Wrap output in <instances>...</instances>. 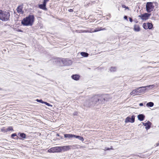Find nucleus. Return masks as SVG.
Listing matches in <instances>:
<instances>
[{
  "mask_svg": "<svg viewBox=\"0 0 159 159\" xmlns=\"http://www.w3.org/2000/svg\"><path fill=\"white\" fill-rule=\"evenodd\" d=\"M97 96H94L89 100H86L84 102L83 105L86 107L94 106L97 103V101H99V98Z\"/></svg>",
  "mask_w": 159,
  "mask_h": 159,
  "instance_id": "1",
  "label": "nucleus"
},
{
  "mask_svg": "<svg viewBox=\"0 0 159 159\" xmlns=\"http://www.w3.org/2000/svg\"><path fill=\"white\" fill-rule=\"evenodd\" d=\"M34 21V17L33 15H29L24 19L22 21V24L25 26L32 25Z\"/></svg>",
  "mask_w": 159,
  "mask_h": 159,
  "instance_id": "2",
  "label": "nucleus"
},
{
  "mask_svg": "<svg viewBox=\"0 0 159 159\" xmlns=\"http://www.w3.org/2000/svg\"><path fill=\"white\" fill-rule=\"evenodd\" d=\"M10 15V13L8 11L0 10V19L2 21H7L9 20Z\"/></svg>",
  "mask_w": 159,
  "mask_h": 159,
  "instance_id": "3",
  "label": "nucleus"
},
{
  "mask_svg": "<svg viewBox=\"0 0 159 159\" xmlns=\"http://www.w3.org/2000/svg\"><path fill=\"white\" fill-rule=\"evenodd\" d=\"M154 8V6L151 2H148L146 5V11L148 12H150L153 11Z\"/></svg>",
  "mask_w": 159,
  "mask_h": 159,
  "instance_id": "4",
  "label": "nucleus"
},
{
  "mask_svg": "<svg viewBox=\"0 0 159 159\" xmlns=\"http://www.w3.org/2000/svg\"><path fill=\"white\" fill-rule=\"evenodd\" d=\"M48 152L50 153L61 152L60 147H56L52 148L48 150Z\"/></svg>",
  "mask_w": 159,
  "mask_h": 159,
  "instance_id": "5",
  "label": "nucleus"
},
{
  "mask_svg": "<svg viewBox=\"0 0 159 159\" xmlns=\"http://www.w3.org/2000/svg\"><path fill=\"white\" fill-rule=\"evenodd\" d=\"M75 145H73L72 146L68 145V146H63L60 147V152L61 151H66L67 150L70 149L72 147H74Z\"/></svg>",
  "mask_w": 159,
  "mask_h": 159,
  "instance_id": "6",
  "label": "nucleus"
},
{
  "mask_svg": "<svg viewBox=\"0 0 159 159\" xmlns=\"http://www.w3.org/2000/svg\"><path fill=\"white\" fill-rule=\"evenodd\" d=\"M143 26L145 29H151L152 28L153 25L151 23H144L143 25Z\"/></svg>",
  "mask_w": 159,
  "mask_h": 159,
  "instance_id": "7",
  "label": "nucleus"
},
{
  "mask_svg": "<svg viewBox=\"0 0 159 159\" xmlns=\"http://www.w3.org/2000/svg\"><path fill=\"white\" fill-rule=\"evenodd\" d=\"M138 95L143 94L146 90L145 87H142L137 89Z\"/></svg>",
  "mask_w": 159,
  "mask_h": 159,
  "instance_id": "8",
  "label": "nucleus"
},
{
  "mask_svg": "<svg viewBox=\"0 0 159 159\" xmlns=\"http://www.w3.org/2000/svg\"><path fill=\"white\" fill-rule=\"evenodd\" d=\"M150 15V14L145 13L143 14L139 15L138 16L140 17L142 20H146L148 19Z\"/></svg>",
  "mask_w": 159,
  "mask_h": 159,
  "instance_id": "9",
  "label": "nucleus"
},
{
  "mask_svg": "<svg viewBox=\"0 0 159 159\" xmlns=\"http://www.w3.org/2000/svg\"><path fill=\"white\" fill-rule=\"evenodd\" d=\"M134 119H135V116L134 115H133L131 118H130L129 117H128L126 118L125 120V122L128 123V122H131L133 123L134 121Z\"/></svg>",
  "mask_w": 159,
  "mask_h": 159,
  "instance_id": "10",
  "label": "nucleus"
},
{
  "mask_svg": "<svg viewBox=\"0 0 159 159\" xmlns=\"http://www.w3.org/2000/svg\"><path fill=\"white\" fill-rule=\"evenodd\" d=\"M23 6L20 5L18 7L16 8V11L18 13L20 14H22L24 13V11L23 10Z\"/></svg>",
  "mask_w": 159,
  "mask_h": 159,
  "instance_id": "11",
  "label": "nucleus"
},
{
  "mask_svg": "<svg viewBox=\"0 0 159 159\" xmlns=\"http://www.w3.org/2000/svg\"><path fill=\"white\" fill-rule=\"evenodd\" d=\"M142 123L143 125L146 126L145 128L147 130L150 128L151 125V123L150 122L148 121L147 122L145 123L143 122Z\"/></svg>",
  "mask_w": 159,
  "mask_h": 159,
  "instance_id": "12",
  "label": "nucleus"
},
{
  "mask_svg": "<svg viewBox=\"0 0 159 159\" xmlns=\"http://www.w3.org/2000/svg\"><path fill=\"white\" fill-rule=\"evenodd\" d=\"M95 96H97L98 97V98H99V101H97V103H103L104 102L105 99L104 98H102L99 95H95Z\"/></svg>",
  "mask_w": 159,
  "mask_h": 159,
  "instance_id": "13",
  "label": "nucleus"
},
{
  "mask_svg": "<svg viewBox=\"0 0 159 159\" xmlns=\"http://www.w3.org/2000/svg\"><path fill=\"white\" fill-rule=\"evenodd\" d=\"M130 94L133 96L138 95L137 89H136L133 90V91L130 93Z\"/></svg>",
  "mask_w": 159,
  "mask_h": 159,
  "instance_id": "14",
  "label": "nucleus"
},
{
  "mask_svg": "<svg viewBox=\"0 0 159 159\" xmlns=\"http://www.w3.org/2000/svg\"><path fill=\"white\" fill-rule=\"evenodd\" d=\"M64 136L65 138H74L75 135L71 134H64Z\"/></svg>",
  "mask_w": 159,
  "mask_h": 159,
  "instance_id": "15",
  "label": "nucleus"
},
{
  "mask_svg": "<svg viewBox=\"0 0 159 159\" xmlns=\"http://www.w3.org/2000/svg\"><path fill=\"white\" fill-rule=\"evenodd\" d=\"M72 79L75 80H78L79 79L80 76L78 75H74L71 76Z\"/></svg>",
  "mask_w": 159,
  "mask_h": 159,
  "instance_id": "16",
  "label": "nucleus"
},
{
  "mask_svg": "<svg viewBox=\"0 0 159 159\" xmlns=\"http://www.w3.org/2000/svg\"><path fill=\"white\" fill-rule=\"evenodd\" d=\"M145 117V116L143 114H139L138 116V119L141 121L143 120Z\"/></svg>",
  "mask_w": 159,
  "mask_h": 159,
  "instance_id": "17",
  "label": "nucleus"
},
{
  "mask_svg": "<svg viewBox=\"0 0 159 159\" xmlns=\"http://www.w3.org/2000/svg\"><path fill=\"white\" fill-rule=\"evenodd\" d=\"M134 30L136 32H139L140 30V28L138 25H135L134 26Z\"/></svg>",
  "mask_w": 159,
  "mask_h": 159,
  "instance_id": "18",
  "label": "nucleus"
},
{
  "mask_svg": "<svg viewBox=\"0 0 159 159\" xmlns=\"http://www.w3.org/2000/svg\"><path fill=\"white\" fill-rule=\"evenodd\" d=\"M46 4L43 2V4L39 5V7L40 8L43 10H46Z\"/></svg>",
  "mask_w": 159,
  "mask_h": 159,
  "instance_id": "19",
  "label": "nucleus"
},
{
  "mask_svg": "<svg viewBox=\"0 0 159 159\" xmlns=\"http://www.w3.org/2000/svg\"><path fill=\"white\" fill-rule=\"evenodd\" d=\"M74 138L78 139L79 140L81 141L82 142H83L84 140V139L83 137L80 136H76L75 135V136H74Z\"/></svg>",
  "mask_w": 159,
  "mask_h": 159,
  "instance_id": "20",
  "label": "nucleus"
},
{
  "mask_svg": "<svg viewBox=\"0 0 159 159\" xmlns=\"http://www.w3.org/2000/svg\"><path fill=\"white\" fill-rule=\"evenodd\" d=\"M101 30H102V27H98V28H97L96 30H93V31L91 30V31H89V32H90V33L97 32H98V31H101Z\"/></svg>",
  "mask_w": 159,
  "mask_h": 159,
  "instance_id": "21",
  "label": "nucleus"
},
{
  "mask_svg": "<svg viewBox=\"0 0 159 159\" xmlns=\"http://www.w3.org/2000/svg\"><path fill=\"white\" fill-rule=\"evenodd\" d=\"M154 105V103L153 102H148L146 104V106L148 107H152Z\"/></svg>",
  "mask_w": 159,
  "mask_h": 159,
  "instance_id": "22",
  "label": "nucleus"
},
{
  "mask_svg": "<svg viewBox=\"0 0 159 159\" xmlns=\"http://www.w3.org/2000/svg\"><path fill=\"white\" fill-rule=\"evenodd\" d=\"M80 54L82 56L84 57H87L89 55L88 53L85 52H81Z\"/></svg>",
  "mask_w": 159,
  "mask_h": 159,
  "instance_id": "23",
  "label": "nucleus"
},
{
  "mask_svg": "<svg viewBox=\"0 0 159 159\" xmlns=\"http://www.w3.org/2000/svg\"><path fill=\"white\" fill-rule=\"evenodd\" d=\"M116 67H111L110 69L111 72H114L116 70Z\"/></svg>",
  "mask_w": 159,
  "mask_h": 159,
  "instance_id": "24",
  "label": "nucleus"
},
{
  "mask_svg": "<svg viewBox=\"0 0 159 159\" xmlns=\"http://www.w3.org/2000/svg\"><path fill=\"white\" fill-rule=\"evenodd\" d=\"M64 60L62 59L61 58H59L58 59V61H59L60 62V64L61 65V63H62L63 64H65V63H64Z\"/></svg>",
  "mask_w": 159,
  "mask_h": 159,
  "instance_id": "25",
  "label": "nucleus"
},
{
  "mask_svg": "<svg viewBox=\"0 0 159 159\" xmlns=\"http://www.w3.org/2000/svg\"><path fill=\"white\" fill-rule=\"evenodd\" d=\"M145 87L146 89H147L148 88H149L150 89H152L155 87V85H152Z\"/></svg>",
  "mask_w": 159,
  "mask_h": 159,
  "instance_id": "26",
  "label": "nucleus"
},
{
  "mask_svg": "<svg viewBox=\"0 0 159 159\" xmlns=\"http://www.w3.org/2000/svg\"><path fill=\"white\" fill-rule=\"evenodd\" d=\"M20 136L23 139H25V138L26 135L24 133H21L20 134Z\"/></svg>",
  "mask_w": 159,
  "mask_h": 159,
  "instance_id": "27",
  "label": "nucleus"
},
{
  "mask_svg": "<svg viewBox=\"0 0 159 159\" xmlns=\"http://www.w3.org/2000/svg\"><path fill=\"white\" fill-rule=\"evenodd\" d=\"M36 101L38 102H41L42 103H44V102H43L42 100H39L37 99L36 100Z\"/></svg>",
  "mask_w": 159,
  "mask_h": 159,
  "instance_id": "28",
  "label": "nucleus"
},
{
  "mask_svg": "<svg viewBox=\"0 0 159 159\" xmlns=\"http://www.w3.org/2000/svg\"><path fill=\"white\" fill-rule=\"evenodd\" d=\"M44 103L49 107H52V105H51L49 103L46 102H44Z\"/></svg>",
  "mask_w": 159,
  "mask_h": 159,
  "instance_id": "29",
  "label": "nucleus"
},
{
  "mask_svg": "<svg viewBox=\"0 0 159 159\" xmlns=\"http://www.w3.org/2000/svg\"><path fill=\"white\" fill-rule=\"evenodd\" d=\"M122 7L123 8H125L126 9H129V8L128 7H127L126 6H125V5H122Z\"/></svg>",
  "mask_w": 159,
  "mask_h": 159,
  "instance_id": "30",
  "label": "nucleus"
},
{
  "mask_svg": "<svg viewBox=\"0 0 159 159\" xmlns=\"http://www.w3.org/2000/svg\"><path fill=\"white\" fill-rule=\"evenodd\" d=\"M7 130L8 131L13 130V129L12 127H9L7 129Z\"/></svg>",
  "mask_w": 159,
  "mask_h": 159,
  "instance_id": "31",
  "label": "nucleus"
},
{
  "mask_svg": "<svg viewBox=\"0 0 159 159\" xmlns=\"http://www.w3.org/2000/svg\"><path fill=\"white\" fill-rule=\"evenodd\" d=\"M16 135L15 134H13L11 135V137H13L14 136H15Z\"/></svg>",
  "mask_w": 159,
  "mask_h": 159,
  "instance_id": "32",
  "label": "nucleus"
},
{
  "mask_svg": "<svg viewBox=\"0 0 159 159\" xmlns=\"http://www.w3.org/2000/svg\"><path fill=\"white\" fill-rule=\"evenodd\" d=\"M49 0H44L43 2L44 3H45V4Z\"/></svg>",
  "mask_w": 159,
  "mask_h": 159,
  "instance_id": "33",
  "label": "nucleus"
},
{
  "mask_svg": "<svg viewBox=\"0 0 159 159\" xmlns=\"http://www.w3.org/2000/svg\"><path fill=\"white\" fill-rule=\"evenodd\" d=\"M68 11L69 12H72L73 11V10L72 9H70L68 10Z\"/></svg>",
  "mask_w": 159,
  "mask_h": 159,
  "instance_id": "34",
  "label": "nucleus"
},
{
  "mask_svg": "<svg viewBox=\"0 0 159 159\" xmlns=\"http://www.w3.org/2000/svg\"><path fill=\"white\" fill-rule=\"evenodd\" d=\"M159 146V142L157 143L156 144V145H155V146Z\"/></svg>",
  "mask_w": 159,
  "mask_h": 159,
  "instance_id": "35",
  "label": "nucleus"
},
{
  "mask_svg": "<svg viewBox=\"0 0 159 159\" xmlns=\"http://www.w3.org/2000/svg\"><path fill=\"white\" fill-rule=\"evenodd\" d=\"M129 20L130 22H132V19L131 18H129Z\"/></svg>",
  "mask_w": 159,
  "mask_h": 159,
  "instance_id": "36",
  "label": "nucleus"
},
{
  "mask_svg": "<svg viewBox=\"0 0 159 159\" xmlns=\"http://www.w3.org/2000/svg\"><path fill=\"white\" fill-rule=\"evenodd\" d=\"M139 105L140 106H142L143 105V103H140L139 104Z\"/></svg>",
  "mask_w": 159,
  "mask_h": 159,
  "instance_id": "37",
  "label": "nucleus"
},
{
  "mask_svg": "<svg viewBox=\"0 0 159 159\" xmlns=\"http://www.w3.org/2000/svg\"><path fill=\"white\" fill-rule=\"evenodd\" d=\"M124 19H125V20H127V17L126 16H125L124 17Z\"/></svg>",
  "mask_w": 159,
  "mask_h": 159,
  "instance_id": "38",
  "label": "nucleus"
},
{
  "mask_svg": "<svg viewBox=\"0 0 159 159\" xmlns=\"http://www.w3.org/2000/svg\"><path fill=\"white\" fill-rule=\"evenodd\" d=\"M106 30V29L105 28H103V29H102V28L101 30Z\"/></svg>",
  "mask_w": 159,
  "mask_h": 159,
  "instance_id": "39",
  "label": "nucleus"
},
{
  "mask_svg": "<svg viewBox=\"0 0 159 159\" xmlns=\"http://www.w3.org/2000/svg\"><path fill=\"white\" fill-rule=\"evenodd\" d=\"M109 149V148H105V150H108Z\"/></svg>",
  "mask_w": 159,
  "mask_h": 159,
  "instance_id": "40",
  "label": "nucleus"
}]
</instances>
